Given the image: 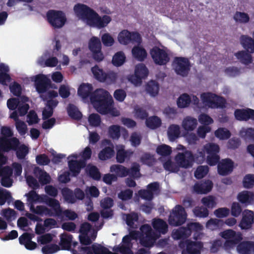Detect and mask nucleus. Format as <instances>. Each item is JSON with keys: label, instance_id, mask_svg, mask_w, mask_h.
I'll list each match as a JSON object with an SVG mask.
<instances>
[{"label": "nucleus", "instance_id": "obj_1", "mask_svg": "<svg viewBox=\"0 0 254 254\" xmlns=\"http://www.w3.org/2000/svg\"><path fill=\"white\" fill-rule=\"evenodd\" d=\"M73 9L76 15L86 20L88 25L99 29L107 26L112 20L111 17L107 15L100 16L95 10L84 4H75Z\"/></svg>", "mask_w": 254, "mask_h": 254}, {"label": "nucleus", "instance_id": "obj_2", "mask_svg": "<svg viewBox=\"0 0 254 254\" xmlns=\"http://www.w3.org/2000/svg\"><path fill=\"white\" fill-rule=\"evenodd\" d=\"M90 99L96 111L102 115L108 113L113 104L112 97L109 92L102 88L93 92Z\"/></svg>", "mask_w": 254, "mask_h": 254}, {"label": "nucleus", "instance_id": "obj_3", "mask_svg": "<svg viewBox=\"0 0 254 254\" xmlns=\"http://www.w3.org/2000/svg\"><path fill=\"white\" fill-rule=\"evenodd\" d=\"M19 144V140L16 137H0V165L5 164L6 161V157L3 153L16 150Z\"/></svg>", "mask_w": 254, "mask_h": 254}, {"label": "nucleus", "instance_id": "obj_4", "mask_svg": "<svg viewBox=\"0 0 254 254\" xmlns=\"http://www.w3.org/2000/svg\"><path fill=\"white\" fill-rule=\"evenodd\" d=\"M172 66L177 75L187 77L190 71L191 64L188 58L176 57L173 60Z\"/></svg>", "mask_w": 254, "mask_h": 254}, {"label": "nucleus", "instance_id": "obj_5", "mask_svg": "<svg viewBox=\"0 0 254 254\" xmlns=\"http://www.w3.org/2000/svg\"><path fill=\"white\" fill-rule=\"evenodd\" d=\"M201 98L203 103L211 108L223 109L226 107V99L215 94L204 93L201 95Z\"/></svg>", "mask_w": 254, "mask_h": 254}, {"label": "nucleus", "instance_id": "obj_6", "mask_svg": "<svg viewBox=\"0 0 254 254\" xmlns=\"http://www.w3.org/2000/svg\"><path fill=\"white\" fill-rule=\"evenodd\" d=\"M47 20L54 28L62 27L66 21L64 13L61 10H49L46 13Z\"/></svg>", "mask_w": 254, "mask_h": 254}, {"label": "nucleus", "instance_id": "obj_7", "mask_svg": "<svg viewBox=\"0 0 254 254\" xmlns=\"http://www.w3.org/2000/svg\"><path fill=\"white\" fill-rule=\"evenodd\" d=\"M187 218L185 208L181 205H177L170 213L168 221L171 226H179L185 223Z\"/></svg>", "mask_w": 254, "mask_h": 254}, {"label": "nucleus", "instance_id": "obj_8", "mask_svg": "<svg viewBox=\"0 0 254 254\" xmlns=\"http://www.w3.org/2000/svg\"><path fill=\"white\" fill-rule=\"evenodd\" d=\"M91 71L94 78L101 82L106 81L109 83H114L118 78L117 73L112 71L105 72L97 65L91 68Z\"/></svg>", "mask_w": 254, "mask_h": 254}, {"label": "nucleus", "instance_id": "obj_9", "mask_svg": "<svg viewBox=\"0 0 254 254\" xmlns=\"http://www.w3.org/2000/svg\"><path fill=\"white\" fill-rule=\"evenodd\" d=\"M204 146L207 154V163L211 166H215L219 162L220 159L219 155V146L216 143L209 142L205 144Z\"/></svg>", "mask_w": 254, "mask_h": 254}, {"label": "nucleus", "instance_id": "obj_10", "mask_svg": "<svg viewBox=\"0 0 254 254\" xmlns=\"http://www.w3.org/2000/svg\"><path fill=\"white\" fill-rule=\"evenodd\" d=\"M78 250H73L72 254H106L109 249L100 244L94 243L91 246H78Z\"/></svg>", "mask_w": 254, "mask_h": 254}, {"label": "nucleus", "instance_id": "obj_11", "mask_svg": "<svg viewBox=\"0 0 254 254\" xmlns=\"http://www.w3.org/2000/svg\"><path fill=\"white\" fill-rule=\"evenodd\" d=\"M150 54L154 63L159 65H166L170 60L166 51L157 46L150 50Z\"/></svg>", "mask_w": 254, "mask_h": 254}, {"label": "nucleus", "instance_id": "obj_12", "mask_svg": "<svg viewBox=\"0 0 254 254\" xmlns=\"http://www.w3.org/2000/svg\"><path fill=\"white\" fill-rule=\"evenodd\" d=\"M160 185L158 182H154L149 184L146 190H140L138 191L140 197L147 200H152L154 195H158L160 193Z\"/></svg>", "mask_w": 254, "mask_h": 254}, {"label": "nucleus", "instance_id": "obj_13", "mask_svg": "<svg viewBox=\"0 0 254 254\" xmlns=\"http://www.w3.org/2000/svg\"><path fill=\"white\" fill-rule=\"evenodd\" d=\"M118 40L121 44L124 45H127L130 43H140L141 37L137 32H131L127 30H124L119 33Z\"/></svg>", "mask_w": 254, "mask_h": 254}, {"label": "nucleus", "instance_id": "obj_14", "mask_svg": "<svg viewBox=\"0 0 254 254\" xmlns=\"http://www.w3.org/2000/svg\"><path fill=\"white\" fill-rule=\"evenodd\" d=\"M175 160L179 167L188 168L192 167L194 161V156L190 151L178 153L175 156Z\"/></svg>", "mask_w": 254, "mask_h": 254}, {"label": "nucleus", "instance_id": "obj_15", "mask_svg": "<svg viewBox=\"0 0 254 254\" xmlns=\"http://www.w3.org/2000/svg\"><path fill=\"white\" fill-rule=\"evenodd\" d=\"M35 85L37 91L39 93L46 92L50 85V80L44 74H38L35 76Z\"/></svg>", "mask_w": 254, "mask_h": 254}, {"label": "nucleus", "instance_id": "obj_16", "mask_svg": "<svg viewBox=\"0 0 254 254\" xmlns=\"http://www.w3.org/2000/svg\"><path fill=\"white\" fill-rule=\"evenodd\" d=\"M60 242L59 245L61 247V249L63 250H71V246H73V249L71 250L72 252L73 250L78 246V243L77 242H72L73 237L71 234L64 233L61 234L60 236Z\"/></svg>", "mask_w": 254, "mask_h": 254}, {"label": "nucleus", "instance_id": "obj_17", "mask_svg": "<svg viewBox=\"0 0 254 254\" xmlns=\"http://www.w3.org/2000/svg\"><path fill=\"white\" fill-rule=\"evenodd\" d=\"M217 164L218 173L221 176H226L233 171L234 162L229 158L222 159Z\"/></svg>", "mask_w": 254, "mask_h": 254}, {"label": "nucleus", "instance_id": "obj_18", "mask_svg": "<svg viewBox=\"0 0 254 254\" xmlns=\"http://www.w3.org/2000/svg\"><path fill=\"white\" fill-rule=\"evenodd\" d=\"M148 74V70L145 64H140L136 65L134 76L132 77V82L140 83L142 79L146 77Z\"/></svg>", "mask_w": 254, "mask_h": 254}, {"label": "nucleus", "instance_id": "obj_19", "mask_svg": "<svg viewBox=\"0 0 254 254\" xmlns=\"http://www.w3.org/2000/svg\"><path fill=\"white\" fill-rule=\"evenodd\" d=\"M213 183L209 180L201 181L193 186V190L197 194H206L210 192L213 188Z\"/></svg>", "mask_w": 254, "mask_h": 254}, {"label": "nucleus", "instance_id": "obj_20", "mask_svg": "<svg viewBox=\"0 0 254 254\" xmlns=\"http://www.w3.org/2000/svg\"><path fill=\"white\" fill-rule=\"evenodd\" d=\"M234 116L236 120L240 121H247L250 119L254 120V110L250 108L236 109Z\"/></svg>", "mask_w": 254, "mask_h": 254}, {"label": "nucleus", "instance_id": "obj_21", "mask_svg": "<svg viewBox=\"0 0 254 254\" xmlns=\"http://www.w3.org/2000/svg\"><path fill=\"white\" fill-rule=\"evenodd\" d=\"M203 247V244L200 241H189L187 243L186 249L183 250L182 254H200Z\"/></svg>", "mask_w": 254, "mask_h": 254}, {"label": "nucleus", "instance_id": "obj_22", "mask_svg": "<svg viewBox=\"0 0 254 254\" xmlns=\"http://www.w3.org/2000/svg\"><path fill=\"white\" fill-rule=\"evenodd\" d=\"M42 201L53 208L54 211V216H62V209L60 202L57 199L45 195L42 198Z\"/></svg>", "mask_w": 254, "mask_h": 254}, {"label": "nucleus", "instance_id": "obj_23", "mask_svg": "<svg viewBox=\"0 0 254 254\" xmlns=\"http://www.w3.org/2000/svg\"><path fill=\"white\" fill-rule=\"evenodd\" d=\"M254 213L252 211L245 210L243 213V217L240 223L242 229H250L254 223Z\"/></svg>", "mask_w": 254, "mask_h": 254}, {"label": "nucleus", "instance_id": "obj_24", "mask_svg": "<svg viewBox=\"0 0 254 254\" xmlns=\"http://www.w3.org/2000/svg\"><path fill=\"white\" fill-rule=\"evenodd\" d=\"M68 167L72 173V176L76 177L80 172L81 168L85 167L86 163L83 160H69L68 162Z\"/></svg>", "mask_w": 254, "mask_h": 254}, {"label": "nucleus", "instance_id": "obj_25", "mask_svg": "<svg viewBox=\"0 0 254 254\" xmlns=\"http://www.w3.org/2000/svg\"><path fill=\"white\" fill-rule=\"evenodd\" d=\"M237 250L240 254H254V242L243 241L239 243Z\"/></svg>", "mask_w": 254, "mask_h": 254}, {"label": "nucleus", "instance_id": "obj_26", "mask_svg": "<svg viewBox=\"0 0 254 254\" xmlns=\"http://www.w3.org/2000/svg\"><path fill=\"white\" fill-rule=\"evenodd\" d=\"M237 199L242 204L247 206L254 201V193L247 190L242 191L238 193Z\"/></svg>", "mask_w": 254, "mask_h": 254}, {"label": "nucleus", "instance_id": "obj_27", "mask_svg": "<svg viewBox=\"0 0 254 254\" xmlns=\"http://www.w3.org/2000/svg\"><path fill=\"white\" fill-rule=\"evenodd\" d=\"M9 67L4 64H0V83L3 85H7V83L11 81V77L8 72Z\"/></svg>", "mask_w": 254, "mask_h": 254}, {"label": "nucleus", "instance_id": "obj_28", "mask_svg": "<svg viewBox=\"0 0 254 254\" xmlns=\"http://www.w3.org/2000/svg\"><path fill=\"white\" fill-rule=\"evenodd\" d=\"M153 228L156 231L165 234L168 231V225L163 219L160 218H154L152 221Z\"/></svg>", "mask_w": 254, "mask_h": 254}, {"label": "nucleus", "instance_id": "obj_29", "mask_svg": "<svg viewBox=\"0 0 254 254\" xmlns=\"http://www.w3.org/2000/svg\"><path fill=\"white\" fill-rule=\"evenodd\" d=\"M30 209L33 213L41 216L43 215L49 216H54L53 211L45 206L39 205L35 208L34 204H31Z\"/></svg>", "mask_w": 254, "mask_h": 254}, {"label": "nucleus", "instance_id": "obj_30", "mask_svg": "<svg viewBox=\"0 0 254 254\" xmlns=\"http://www.w3.org/2000/svg\"><path fill=\"white\" fill-rule=\"evenodd\" d=\"M241 43L244 48L249 53H254V39L247 35L241 37Z\"/></svg>", "mask_w": 254, "mask_h": 254}, {"label": "nucleus", "instance_id": "obj_31", "mask_svg": "<svg viewBox=\"0 0 254 254\" xmlns=\"http://www.w3.org/2000/svg\"><path fill=\"white\" fill-rule=\"evenodd\" d=\"M93 87L91 84L89 83H82L79 87L77 93L79 96L83 99H86L89 96L90 97L92 93Z\"/></svg>", "mask_w": 254, "mask_h": 254}, {"label": "nucleus", "instance_id": "obj_32", "mask_svg": "<svg viewBox=\"0 0 254 254\" xmlns=\"http://www.w3.org/2000/svg\"><path fill=\"white\" fill-rule=\"evenodd\" d=\"M132 56L138 61L143 62L147 57L146 50L141 47L135 46L131 50Z\"/></svg>", "mask_w": 254, "mask_h": 254}, {"label": "nucleus", "instance_id": "obj_33", "mask_svg": "<svg viewBox=\"0 0 254 254\" xmlns=\"http://www.w3.org/2000/svg\"><path fill=\"white\" fill-rule=\"evenodd\" d=\"M172 236L175 240H185L190 236V231L187 230L186 227H182L174 230Z\"/></svg>", "mask_w": 254, "mask_h": 254}, {"label": "nucleus", "instance_id": "obj_34", "mask_svg": "<svg viewBox=\"0 0 254 254\" xmlns=\"http://www.w3.org/2000/svg\"><path fill=\"white\" fill-rule=\"evenodd\" d=\"M115 154L114 147L106 146L102 149L98 154V158L102 161H105L112 158Z\"/></svg>", "mask_w": 254, "mask_h": 254}, {"label": "nucleus", "instance_id": "obj_35", "mask_svg": "<svg viewBox=\"0 0 254 254\" xmlns=\"http://www.w3.org/2000/svg\"><path fill=\"white\" fill-rule=\"evenodd\" d=\"M197 125L196 119L187 117L183 121L182 126L184 129L187 131H191L194 130Z\"/></svg>", "mask_w": 254, "mask_h": 254}, {"label": "nucleus", "instance_id": "obj_36", "mask_svg": "<svg viewBox=\"0 0 254 254\" xmlns=\"http://www.w3.org/2000/svg\"><path fill=\"white\" fill-rule=\"evenodd\" d=\"M145 124L148 128L155 129L161 126L162 122L160 118L153 116L148 117L145 121Z\"/></svg>", "mask_w": 254, "mask_h": 254}, {"label": "nucleus", "instance_id": "obj_37", "mask_svg": "<svg viewBox=\"0 0 254 254\" xmlns=\"http://www.w3.org/2000/svg\"><path fill=\"white\" fill-rule=\"evenodd\" d=\"M67 112L68 116L72 119L76 120H80L82 117L81 113L78 108L73 104H69L67 107Z\"/></svg>", "mask_w": 254, "mask_h": 254}, {"label": "nucleus", "instance_id": "obj_38", "mask_svg": "<svg viewBox=\"0 0 254 254\" xmlns=\"http://www.w3.org/2000/svg\"><path fill=\"white\" fill-rule=\"evenodd\" d=\"M235 56L242 63L245 64H249L252 62V57L251 53L247 51H239L235 53Z\"/></svg>", "mask_w": 254, "mask_h": 254}, {"label": "nucleus", "instance_id": "obj_39", "mask_svg": "<svg viewBox=\"0 0 254 254\" xmlns=\"http://www.w3.org/2000/svg\"><path fill=\"white\" fill-rule=\"evenodd\" d=\"M110 171L115 172L117 177H125L128 175L127 168L121 165H113L110 167Z\"/></svg>", "mask_w": 254, "mask_h": 254}, {"label": "nucleus", "instance_id": "obj_40", "mask_svg": "<svg viewBox=\"0 0 254 254\" xmlns=\"http://www.w3.org/2000/svg\"><path fill=\"white\" fill-rule=\"evenodd\" d=\"M154 234L140 235L139 241L140 244L144 247H151L154 242Z\"/></svg>", "mask_w": 254, "mask_h": 254}, {"label": "nucleus", "instance_id": "obj_41", "mask_svg": "<svg viewBox=\"0 0 254 254\" xmlns=\"http://www.w3.org/2000/svg\"><path fill=\"white\" fill-rule=\"evenodd\" d=\"M180 134V129L178 125H170L168 130V135L170 141H174L176 138L179 137Z\"/></svg>", "mask_w": 254, "mask_h": 254}, {"label": "nucleus", "instance_id": "obj_42", "mask_svg": "<svg viewBox=\"0 0 254 254\" xmlns=\"http://www.w3.org/2000/svg\"><path fill=\"white\" fill-rule=\"evenodd\" d=\"M126 57L122 51L118 52L113 57L112 64L116 66H120L125 62Z\"/></svg>", "mask_w": 254, "mask_h": 254}, {"label": "nucleus", "instance_id": "obj_43", "mask_svg": "<svg viewBox=\"0 0 254 254\" xmlns=\"http://www.w3.org/2000/svg\"><path fill=\"white\" fill-rule=\"evenodd\" d=\"M146 90L147 93L152 96L157 95L159 91L158 83L154 80H151L147 83L146 86Z\"/></svg>", "mask_w": 254, "mask_h": 254}, {"label": "nucleus", "instance_id": "obj_44", "mask_svg": "<svg viewBox=\"0 0 254 254\" xmlns=\"http://www.w3.org/2000/svg\"><path fill=\"white\" fill-rule=\"evenodd\" d=\"M163 165L164 169L170 172L177 173L180 170V167L177 163L172 161L171 159H168L163 163Z\"/></svg>", "mask_w": 254, "mask_h": 254}, {"label": "nucleus", "instance_id": "obj_45", "mask_svg": "<svg viewBox=\"0 0 254 254\" xmlns=\"http://www.w3.org/2000/svg\"><path fill=\"white\" fill-rule=\"evenodd\" d=\"M89 49L91 52L100 51L101 50V43L97 37H92L89 41Z\"/></svg>", "mask_w": 254, "mask_h": 254}, {"label": "nucleus", "instance_id": "obj_46", "mask_svg": "<svg viewBox=\"0 0 254 254\" xmlns=\"http://www.w3.org/2000/svg\"><path fill=\"white\" fill-rule=\"evenodd\" d=\"M86 172L90 177L96 181H99L101 179V173L95 166H88L86 168Z\"/></svg>", "mask_w": 254, "mask_h": 254}, {"label": "nucleus", "instance_id": "obj_47", "mask_svg": "<svg viewBox=\"0 0 254 254\" xmlns=\"http://www.w3.org/2000/svg\"><path fill=\"white\" fill-rule=\"evenodd\" d=\"M221 236L225 240H232L234 238L242 239V235L240 233H237L232 230H227L221 233Z\"/></svg>", "mask_w": 254, "mask_h": 254}, {"label": "nucleus", "instance_id": "obj_48", "mask_svg": "<svg viewBox=\"0 0 254 254\" xmlns=\"http://www.w3.org/2000/svg\"><path fill=\"white\" fill-rule=\"evenodd\" d=\"M191 102L190 96L187 93L181 95L177 100V105L179 108H185L188 107Z\"/></svg>", "mask_w": 254, "mask_h": 254}, {"label": "nucleus", "instance_id": "obj_49", "mask_svg": "<svg viewBox=\"0 0 254 254\" xmlns=\"http://www.w3.org/2000/svg\"><path fill=\"white\" fill-rule=\"evenodd\" d=\"M172 152V148L164 144L158 145L156 148L157 153L161 156H170Z\"/></svg>", "mask_w": 254, "mask_h": 254}, {"label": "nucleus", "instance_id": "obj_50", "mask_svg": "<svg viewBox=\"0 0 254 254\" xmlns=\"http://www.w3.org/2000/svg\"><path fill=\"white\" fill-rule=\"evenodd\" d=\"M62 193L65 201L69 203H73L75 202V198L73 191L67 188H64Z\"/></svg>", "mask_w": 254, "mask_h": 254}, {"label": "nucleus", "instance_id": "obj_51", "mask_svg": "<svg viewBox=\"0 0 254 254\" xmlns=\"http://www.w3.org/2000/svg\"><path fill=\"white\" fill-rule=\"evenodd\" d=\"M233 18L236 22L241 23H246L250 20L249 15L244 12H236Z\"/></svg>", "mask_w": 254, "mask_h": 254}, {"label": "nucleus", "instance_id": "obj_52", "mask_svg": "<svg viewBox=\"0 0 254 254\" xmlns=\"http://www.w3.org/2000/svg\"><path fill=\"white\" fill-rule=\"evenodd\" d=\"M128 176L133 179H137L140 178L141 174L140 173V166L137 163H134L130 169H127Z\"/></svg>", "mask_w": 254, "mask_h": 254}, {"label": "nucleus", "instance_id": "obj_53", "mask_svg": "<svg viewBox=\"0 0 254 254\" xmlns=\"http://www.w3.org/2000/svg\"><path fill=\"white\" fill-rule=\"evenodd\" d=\"M194 215L197 217L205 218L209 215V211L207 208L203 206H196L193 209Z\"/></svg>", "mask_w": 254, "mask_h": 254}, {"label": "nucleus", "instance_id": "obj_54", "mask_svg": "<svg viewBox=\"0 0 254 254\" xmlns=\"http://www.w3.org/2000/svg\"><path fill=\"white\" fill-rule=\"evenodd\" d=\"M60 250V247L57 244L46 245L42 248L43 254H53Z\"/></svg>", "mask_w": 254, "mask_h": 254}, {"label": "nucleus", "instance_id": "obj_55", "mask_svg": "<svg viewBox=\"0 0 254 254\" xmlns=\"http://www.w3.org/2000/svg\"><path fill=\"white\" fill-rule=\"evenodd\" d=\"M115 253H120L121 254H133L131 248L120 244L119 245L115 246L113 248Z\"/></svg>", "mask_w": 254, "mask_h": 254}, {"label": "nucleus", "instance_id": "obj_56", "mask_svg": "<svg viewBox=\"0 0 254 254\" xmlns=\"http://www.w3.org/2000/svg\"><path fill=\"white\" fill-rule=\"evenodd\" d=\"M215 135L220 139H227L231 136V133L227 129L219 128L215 131Z\"/></svg>", "mask_w": 254, "mask_h": 254}, {"label": "nucleus", "instance_id": "obj_57", "mask_svg": "<svg viewBox=\"0 0 254 254\" xmlns=\"http://www.w3.org/2000/svg\"><path fill=\"white\" fill-rule=\"evenodd\" d=\"M16 155L19 159H23L29 152V149L27 146L23 144L19 145L16 149Z\"/></svg>", "mask_w": 254, "mask_h": 254}, {"label": "nucleus", "instance_id": "obj_58", "mask_svg": "<svg viewBox=\"0 0 254 254\" xmlns=\"http://www.w3.org/2000/svg\"><path fill=\"white\" fill-rule=\"evenodd\" d=\"M206 151L205 150L204 146L202 148L198 149L197 152L193 155L194 156V161L197 163H202L206 158L205 157Z\"/></svg>", "mask_w": 254, "mask_h": 254}, {"label": "nucleus", "instance_id": "obj_59", "mask_svg": "<svg viewBox=\"0 0 254 254\" xmlns=\"http://www.w3.org/2000/svg\"><path fill=\"white\" fill-rule=\"evenodd\" d=\"M209 171V168L207 166H198L194 172V176L197 179H200L205 177Z\"/></svg>", "mask_w": 254, "mask_h": 254}, {"label": "nucleus", "instance_id": "obj_60", "mask_svg": "<svg viewBox=\"0 0 254 254\" xmlns=\"http://www.w3.org/2000/svg\"><path fill=\"white\" fill-rule=\"evenodd\" d=\"M201 201L202 203L208 208H212L216 205L215 198L212 195L204 197L201 199Z\"/></svg>", "mask_w": 254, "mask_h": 254}, {"label": "nucleus", "instance_id": "obj_61", "mask_svg": "<svg viewBox=\"0 0 254 254\" xmlns=\"http://www.w3.org/2000/svg\"><path fill=\"white\" fill-rule=\"evenodd\" d=\"M25 195L27 197L28 201L30 203L33 204L34 203L39 201L40 199L42 201V198L37 193L36 191L32 190Z\"/></svg>", "mask_w": 254, "mask_h": 254}, {"label": "nucleus", "instance_id": "obj_62", "mask_svg": "<svg viewBox=\"0 0 254 254\" xmlns=\"http://www.w3.org/2000/svg\"><path fill=\"white\" fill-rule=\"evenodd\" d=\"M134 116L137 119L142 120H146L148 117V113L143 108L137 107L134 108Z\"/></svg>", "mask_w": 254, "mask_h": 254}, {"label": "nucleus", "instance_id": "obj_63", "mask_svg": "<svg viewBox=\"0 0 254 254\" xmlns=\"http://www.w3.org/2000/svg\"><path fill=\"white\" fill-rule=\"evenodd\" d=\"M222 222V220L216 218H211L206 222V227L212 230H216L219 227L220 225Z\"/></svg>", "mask_w": 254, "mask_h": 254}, {"label": "nucleus", "instance_id": "obj_64", "mask_svg": "<svg viewBox=\"0 0 254 254\" xmlns=\"http://www.w3.org/2000/svg\"><path fill=\"white\" fill-rule=\"evenodd\" d=\"M244 187L247 189L252 188L254 186V175L248 174L244 178L243 181Z\"/></svg>", "mask_w": 254, "mask_h": 254}]
</instances>
